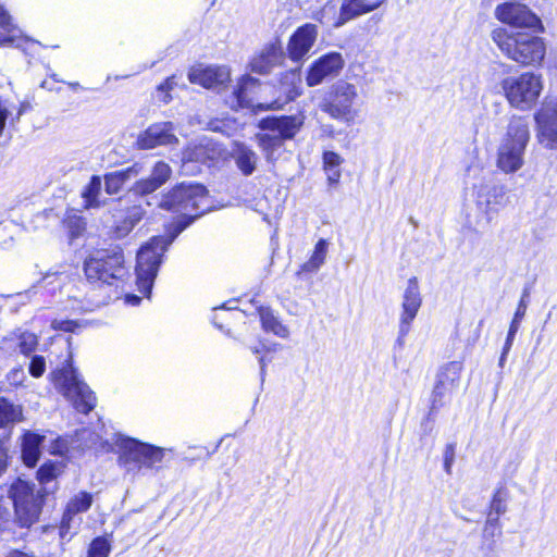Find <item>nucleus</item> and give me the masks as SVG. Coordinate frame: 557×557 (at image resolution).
I'll use <instances>...</instances> for the list:
<instances>
[{
  "label": "nucleus",
  "mask_w": 557,
  "mask_h": 557,
  "mask_svg": "<svg viewBox=\"0 0 557 557\" xmlns=\"http://www.w3.org/2000/svg\"><path fill=\"white\" fill-rule=\"evenodd\" d=\"M491 38L507 59L521 66H540L546 55L544 38L532 32L496 27Z\"/></svg>",
  "instance_id": "1"
},
{
  "label": "nucleus",
  "mask_w": 557,
  "mask_h": 557,
  "mask_svg": "<svg viewBox=\"0 0 557 557\" xmlns=\"http://www.w3.org/2000/svg\"><path fill=\"white\" fill-rule=\"evenodd\" d=\"M259 86V79L253 78L249 75L243 76L237 84L236 89L233 92V99L231 107L237 109H260V110H275L281 109L285 103L294 100L301 94V76L300 70L295 69L286 72L281 79V89L285 94L284 100L276 99L269 104H256L253 102L252 94L253 90Z\"/></svg>",
  "instance_id": "2"
},
{
  "label": "nucleus",
  "mask_w": 557,
  "mask_h": 557,
  "mask_svg": "<svg viewBox=\"0 0 557 557\" xmlns=\"http://www.w3.org/2000/svg\"><path fill=\"white\" fill-rule=\"evenodd\" d=\"M529 140L528 120L523 116L513 115L498 146L496 166L505 174L518 172L524 164V152Z\"/></svg>",
  "instance_id": "3"
},
{
  "label": "nucleus",
  "mask_w": 557,
  "mask_h": 557,
  "mask_svg": "<svg viewBox=\"0 0 557 557\" xmlns=\"http://www.w3.org/2000/svg\"><path fill=\"white\" fill-rule=\"evenodd\" d=\"M302 124L301 115L268 116L259 122V127L267 133L256 137L267 161L274 162L277 159L284 141L294 138Z\"/></svg>",
  "instance_id": "4"
},
{
  "label": "nucleus",
  "mask_w": 557,
  "mask_h": 557,
  "mask_svg": "<svg viewBox=\"0 0 557 557\" xmlns=\"http://www.w3.org/2000/svg\"><path fill=\"white\" fill-rule=\"evenodd\" d=\"M160 206L166 210L180 212L189 220L184 225L177 226L175 233L178 235L193 220L209 209V198L205 186L182 183L162 198Z\"/></svg>",
  "instance_id": "5"
},
{
  "label": "nucleus",
  "mask_w": 557,
  "mask_h": 557,
  "mask_svg": "<svg viewBox=\"0 0 557 557\" xmlns=\"http://www.w3.org/2000/svg\"><path fill=\"white\" fill-rule=\"evenodd\" d=\"M50 379L59 393L70 400L77 411L88 413L95 408L96 397L89 387L78 379L76 370L72 366L71 354L61 368L50 373Z\"/></svg>",
  "instance_id": "6"
},
{
  "label": "nucleus",
  "mask_w": 557,
  "mask_h": 557,
  "mask_svg": "<svg viewBox=\"0 0 557 557\" xmlns=\"http://www.w3.org/2000/svg\"><path fill=\"white\" fill-rule=\"evenodd\" d=\"M177 233L171 237L154 236L143 245L137 252L136 276L140 293L151 294L154 278L162 262V256L172 244Z\"/></svg>",
  "instance_id": "7"
},
{
  "label": "nucleus",
  "mask_w": 557,
  "mask_h": 557,
  "mask_svg": "<svg viewBox=\"0 0 557 557\" xmlns=\"http://www.w3.org/2000/svg\"><path fill=\"white\" fill-rule=\"evenodd\" d=\"M117 446L120 448L119 462L129 473L159 470L165 454L164 448L129 437L121 438Z\"/></svg>",
  "instance_id": "8"
},
{
  "label": "nucleus",
  "mask_w": 557,
  "mask_h": 557,
  "mask_svg": "<svg viewBox=\"0 0 557 557\" xmlns=\"http://www.w3.org/2000/svg\"><path fill=\"white\" fill-rule=\"evenodd\" d=\"M500 85L509 106L520 111L531 110L544 89L542 74L534 72L508 76Z\"/></svg>",
  "instance_id": "9"
},
{
  "label": "nucleus",
  "mask_w": 557,
  "mask_h": 557,
  "mask_svg": "<svg viewBox=\"0 0 557 557\" xmlns=\"http://www.w3.org/2000/svg\"><path fill=\"white\" fill-rule=\"evenodd\" d=\"M506 187L492 181H482L472 188L478 211L475 225L485 228L496 216L498 211L506 205Z\"/></svg>",
  "instance_id": "10"
},
{
  "label": "nucleus",
  "mask_w": 557,
  "mask_h": 557,
  "mask_svg": "<svg viewBox=\"0 0 557 557\" xmlns=\"http://www.w3.org/2000/svg\"><path fill=\"white\" fill-rule=\"evenodd\" d=\"M358 100L357 86L339 79L331 86L330 97L321 104V110L335 120L349 123L358 115V109L355 107Z\"/></svg>",
  "instance_id": "11"
},
{
  "label": "nucleus",
  "mask_w": 557,
  "mask_h": 557,
  "mask_svg": "<svg viewBox=\"0 0 557 557\" xmlns=\"http://www.w3.org/2000/svg\"><path fill=\"white\" fill-rule=\"evenodd\" d=\"M84 270L88 281L111 284L126 272L123 252L120 248L97 251L85 261Z\"/></svg>",
  "instance_id": "12"
},
{
  "label": "nucleus",
  "mask_w": 557,
  "mask_h": 557,
  "mask_svg": "<svg viewBox=\"0 0 557 557\" xmlns=\"http://www.w3.org/2000/svg\"><path fill=\"white\" fill-rule=\"evenodd\" d=\"M10 495L18 524L24 528L35 523L41 510L39 491L35 493L34 485L26 481L17 480L11 485Z\"/></svg>",
  "instance_id": "13"
},
{
  "label": "nucleus",
  "mask_w": 557,
  "mask_h": 557,
  "mask_svg": "<svg viewBox=\"0 0 557 557\" xmlns=\"http://www.w3.org/2000/svg\"><path fill=\"white\" fill-rule=\"evenodd\" d=\"M534 121L539 144L557 151V98L546 97L535 112Z\"/></svg>",
  "instance_id": "14"
},
{
  "label": "nucleus",
  "mask_w": 557,
  "mask_h": 557,
  "mask_svg": "<svg viewBox=\"0 0 557 557\" xmlns=\"http://www.w3.org/2000/svg\"><path fill=\"white\" fill-rule=\"evenodd\" d=\"M494 15L500 23L513 28L543 29L540 17L525 4L517 1H506L498 4L495 8Z\"/></svg>",
  "instance_id": "15"
},
{
  "label": "nucleus",
  "mask_w": 557,
  "mask_h": 557,
  "mask_svg": "<svg viewBox=\"0 0 557 557\" xmlns=\"http://www.w3.org/2000/svg\"><path fill=\"white\" fill-rule=\"evenodd\" d=\"M422 306V296L418 278L412 276L408 280L407 285L401 296V311L399 313L398 323V343L401 345L405 337L411 330V324L414 321L420 308Z\"/></svg>",
  "instance_id": "16"
},
{
  "label": "nucleus",
  "mask_w": 557,
  "mask_h": 557,
  "mask_svg": "<svg viewBox=\"0 0 557 557\" xmlns=\"http://www.w3.org/2000/svg\"><path fill=\"white\" fill-rule=\"evenodd\" d=\"M462 363L451 361L445 364L437 373L436 383L432 395V410L442 407L458 388Z\"/></svg>",
  "instance_id": "17"
},
{
  "label": "nucleus",
  "mask_w": 557,
  "mask_h": 557,
  "mask_svg": "<svg viewBox=\"0 0 557 557\" xmlns=\"http://www.w3.org/2000/svg\"><path fill=\"white\" fill-rule=\"evenodd\" d=\"M344 65L345 60L341 53H326L311 64L307 73L306 82L310 87L318 86L325 79L337 76Z\"/></svg>",
  "instance_id": "18"
},
{
  "label": "nucleus",
  "mask_w": 557,
  "mask_h": 557,
  "mask_svg": "<svg viewBox=\"0 0 557 557\" xmlns=\"http://www.w3.org/2000/svg\"><path fill=\"white\" fill-rule=\"evenodd\" d=\"M188 79L193 84H198L205 88L221 91L231 81V72L226 66H203L199 64L189 70Z\"/></svg>",
  "instance_id": "19"
},
{
  "label": "nucleus",
  "mask_w": 557,
  "mask_h": 557,
  "mask_svg": "<svg viewBox=\"0 0 557 557\" xmlns=\"http://www.w3.org/2000/svg\"><path fill=\"white\" fill-rule=\"evenodd\" d=\"M178 144L175 135V126L172 122H159L151 124L137 138L140 149H152L158 146H173Z\"/></svg>",
  "instance_id": "20"
},
{
  "label": "nucleus",
  "mask_w": 557,
  "mask_h": 557,
  "mask_svg": "<svg viewBox=\"0 0 557 557\" xmlns=\"http://www.w3.org/2000/svg\"><path fill=\"white\" fill-rule=\"evenodd\" d=\"M317 37V25L308 23L298 27L287 42L288 58L294 62L302 61L313 47Z\"/></svg>",
  "instance_id": "21"
},
{
  "label": "nucleus",
  "mask_w": 557,
  "mask_h": 557,
  "mask_svg": "<svg viewBox=\"0 0 557 557\" xmlns=\"http://www.w3.org/2000/svg\"><path fill=\"white\" fill-rule=\"evenodd\" d=\"M283 60V50L277 41L267 44L250 61V69L258 74H268Z\"/></svg>",
  "instance_id": "22"
},
{
  "label": "nucleus",
  "mask_w": 557,
  "mask_h": 557,
  "mask_svg": "<svg viewBox=\"0 0 557 557\" xmlns=\"http://www.w3.org/2000/svg\"><path fill=\"white\" fill-rule=\"evenodd\" d=\"M91 504L92 495L87 492H79L70 499L60 524V536L62 539L66 537L72 528L74 516L87 511Z\"/></svg>",
  "instance_id": "23"
},
{
  "label": "nucleus",
  "mask_w": 557,
  "mask_h": 557,
  "mask_svg": "<svg viewBox=\"0 0 557 557\" xmlns=\"http://www.w3.org/2000/svg\"><path fill=\"white\" fill-rule=\"evenodd\" d=\"M385 0H345L341 7L338 20L335 26H342L346 22L379 8Z\"/></svg>",
  "instance_id": "24"
},
{
  "label": "nucleus",
  "mask_w": 557,
  "mask_h": 557,
  "mask_svg": "<svg viewBox=\"0 0 557 557\" xmlns=\"http://www.w3.org/2000/svg\"><path fill=\"white\" fill-rule=\"evenodd\" d=\"M220 156L219 148L210 140L202 139L198 144L189 145L182 154L184 164L189 162L207 163Z\"/></svg>",
  "instance_id": "25"
},
{
  "label": "nucleus",
  "mask_w": 557,
  "mask_h": 557,
  "mask_svg": "<svg viewBox=\"0 0 557 557\" xmlns=\"http://www.w3.org/2000/svg\"><path fill=\"white\" fill-rule=\"evenodd\" d=\"M24 40L21 29L12 24L11 16L0 5V46L18 48Z\"/></svg>",
  "instance_id": "26"
},
{
  "label": "nucleus",
  "mask_w": 557,
  "mask_h": 557,
  "mask_svg": "<svg viewBox=\"0 0 557 557\" xmlns=\"http://www.w3.org/2000/svg\"><path fill=\"white\" fill-rule=\"evenodd\" d=\"M44 436L26 432L22 440V459L27 467H34L40 456V444Z\"/></svg>",
  "instance_id": "27"
},
{
  "label": "nucleus",
  "mask_w": 557,
  "mask_h": 557,
  "mask_svg": "<svg viewBox=\"0 0 557 557\" xmlns=\"http://www.w3.org/2000/svg\"><path fill=\"white\" fill-rule=\"evenodd\" d=\"M233 158L236 162L239 171L248 176L256 170L258 156L257 153L247 147L245 144H236L233 150Z\"/></svg>",
  "instance_id": "28"
},
{
  "label": "nucleus",
  "mask_w": 557,
  "mask_h": 557,
  "mask_svg": "<svg viewBox=\"0 0 557 557\" xmlns=\"http://www.w3.org/2000/svg\"><path fill=\"white\" fill-rule=\"evenodd\" d=\"M138 174V169L136 165L127 168L126 170L116 171L113 173H109L104 176V187L106 191L109 195H115L121 189L122 186Z\"/></svg>",
  "instance_id": "29"
},
{
  "label": "nucleus",
  "mask_w": 557,
  "mask_h": 557,
  "mask_svg": "<svg viewBox=\"0 0 557 557\" xmlns=\"http://www.w3.org/2000/svg\"><path fill=\"white\" fill-rule=\"evenodd\" d=\"M322 160L323 170L327 176L329 184H337L342 176L341 165L343 164L344 159L337 152L324 151Z\"/></svg>",
  "instance_id": "30"
},
{
  "label": "nucleus",
  "mask_w": 557,
  "mask_h": 557,
  "mask_svg": "<svg viewBox=\"0 0 557 557\" xmlns=\"http://www.w3.org/2000/svg\"><path fill=\"white\" fill-rule=\"evenodd\" d=\"M260 320L262 323V327L267 332H272L273 334L286 338L289 335L288 329L282 324V322L273 314L272 310L269 308H261L259 310Z\"/></svg>",
  "instance_id": "31"
},
{
  "label": "nucleus",
  "mask_w": 557,
  "mask_h": 557,
  "mask_svg": "<svg viewBox=\"0 0 557 557\" xmlns=\"http://www.w3.org/2000/svg\"><path fill=\"white\" fill-rule=\"evenodd\" d=\"M101 185V178L99 176L95 175L91 177L89 184L82 193V197L85 201V208H99L106 203L104 200L100 199Z\"/></svg>",
  "instance_id": "32"
},
{
  "label": "nucleus",
  "mask_w": 557,
  "mask_h": 557,
  "mask_svg": "<svg viewBox=\"0 0 557 557\" xmlns=\"http://www.w3.org/2000/svg\"><path fill=\"white\" fill-rule=\"evenodd\" d=\"M62 473V467L55 462H46L37 471V479L42 485L45 493H50L54 490V486L50 487L52 483Z\"/></svg>",
  "instance_id": "33"
},
{
  "label": "nucleus",
  "mask_w": 557,
  "mask_h": 557,
  "mask_svg": "<svg viewBox=\"0 0 557 557\" xmlns=\"http://www.w3.org/2000/svg\"><path fill=\"white\" fill-rule=\"evenodd\" d=\"M329 243L321 238L314 246V250L310 259L301 265V272H315L325 261L327 255Z\"/></svg>",
  "instance_id": "34"
},
{
  "label": "nucleus",
  "mask_w": 557,
  "mask_h": 557,
  "mask_svg": "<svg viewBox=\"0 0 557 557\" xmlns=\"http://www.w3.org/2000/svg\"><path fill=\"white\" fill-rule=\"evenodd\" d=\"M23 418L22 407L0 397V428L18 422Z\"/></svg>",
  "instance_id": "35"
},
{
  "label": "nucleus",
  "mask_w": 557,
  "mask_h": 557,
  "mask_svg": "<svg viewBox=\"0 0 557 557\" xmlns=\"http://www.w3.org/2000/svg\"><path fill=\"white\" fill-rule=\"evenodd\" d=\"M529 296L528 290L525 289L523 292V295L518 304V307L516 309L515 315L512 318V321L509 325L508 334L506 337V348H508L509 345L513 344L516 334L520 327L521 320L524 318L527 308H528V301L527 297Z\"/></svg>",
  "instance_id": "36"
},
{
  "label": "nucleus",
  "mask_w": 557,
  "mask_h": 557,
  "mask_svg": "<svg viewBox=\"0 0 557 557\" xmlns=\"http://www.w3.org/2000/svg\"><path fill=\"white\" fill-rule=\"evenodd\" d=\"M13 107L14 106L8 100L0 99V136H2L4 133L7 121L10 119L9 123L14 124L15 121L20 120L25 109V104H21L17 109L16 116L13 117Z\"/></svg>",
  "instance_id": "37"
},
{
  "label": "nucleus",
  "mask_w": 557,
  "mask_h": 557,
  "mask_svg": "<svg viewBox=\"0 0 557 557\" xmlns=\"http://www.w3.org/2000/svg\"><path fill=\"white\" fill-rule=\"evenodd\" d=\"M38 345V338L34 333L18 331L17 348L23 355H29Z\"/></svg>",
  "instance_id": "38"
},
{
  "label": "nucleus",
  "mask_w": 557,
  "mask_h": 557,
  "mask_svg": "<svg viewBox=\"0 0 557 557\" xmlns=\"http://www.w3.org/2000/svg\"><path fill=\"white\" fill-rule=\"evenodd\" d=\"M111 545L106 537H96L89 545L87 557H108Z\"/></svg>",
  "instance_id": "39"
},
{
  "label": "nucleus",
  "mask_w": 557,
  "mask_h": 557,
  "mask_svg": "<svg viewBox=\"0 0 557 557\" xmlns=\"http://www.w3.org/2000/svg\"><path fill=\"white\" fill-rule=\"evenodd\" d=\"M171 168L165 162L159 161L153 166V170L151 172V177L159 184L163 185L171 176Z\"/></svg>",
  "instance_id": "40"
},
{
  "label": "nucleus",
  "mask_w": 557,
  "mask_h": 557,
  "mask_svg": "<svg viewBox=\"0 0 557 557\" xmlns=\"http://www.w3.org/2000/svg\"><path fill=\"white\" fill-rule=\"evenodd\" d=\"M65 224L71 233V237L79 236L86 226V223L82 216L78 215H70L65 220Z\"/></svg>",
  "instance_id": "41"
},
{
  "label": "nucleus",
  "mask_w": 557,
  "mask_h": 557,
  "mask_svg": "<svg viewBox=\"0 0 557 557\" xmlns=\"http://www.w3.org/2000/svg\"><path fill=\"white\" fill-rule=\"evenodd\" d=\"M161 185H159L153 177L149 176L148 178L138 181L134 187V190L140 195H148L157 190Z\"/></svg>",
  "instance_id": "42"
},
{
  "label": "nucleus",
  "mask_w": 557,
  "mask_h": 557,
  "mask_svg": "<svg viewBox=\"0 0 557 557\" xmlns=\"http://www.w3.org/2000/svg\"><path fill=\"white\" fill-rule=\"evenodd\" d=\"M18 331L12 332L9 335L0 338V350L12 354L17 349Z\"/></svg>",
  "instance_id": "43"
},
{
  "label": "nucleus",
  "mask_w": 557,
  "mask_h": 557,
  "mask_svg": "<svg viewBox=\"0 0 557 557\" xmlns=\"http://www.w3.org/2000/svg\"><path fill=\"white\" fill-rule=\"evenodd\" d=\"M145 214L146 210L141 205H134L126 209L124 219L135 227V225L143 220Z\"/></svg>",
  "instance_id": "44"
},
{
  "label": "nucleus",
  "mask_w": 557,
  "mask_h": 557,
  "mask_svg": "<svg viewBox=\"0 0 557 557\" xmlns=\"http://www.w3.org/2000/svg\"><path fill=\"white\" fill-rule=\"evenodd\" d=\"M46 371V360L42 356H34L30 360L28 372L34 377H40Z\"/></svg>",
  "instance_id": "45"
},
{
  "label": "nucleus",
  "mask_w": 557,
  "mask_h": 557,
  "mask_svg": "<svg viewBox=\"0 0 557 557\" xmlns=\"http://www.w3.org/2000/svg\"><path fill=\"white\" fill-rule=\"evenodd\" d=\"M174 79L175 76L168 77L162 84L158 86L159 99L164 103L171 100L169 91L172 90L175 85Z\"/></svg>",
  "instance_id": "46"
},
{
  "label": "nucleus",
  "mask_w": 557,
  "mask_h": 557,
  "mask_svg": "<svg viewBox=\"0 0 557 557\" xmlns=\"http://www.w3.org/2000/svg\"><path fill=\"white\" fill-rule=\"evenodd\" d=\"M134 226L123 218L112 230V235L116 239H122L126 237L132 231Z\"/></svg>",
  "instance_id": "47"
},
{
  "label": "nucleus",
  "mask_w": 557,
  "mask_h": 557,
  "mask_svg": "<svg viewBox=\"0 0 557 557\" xmlns=\"http://www.w3.org/2000/svg\"><path fill=\"white\" fill-rule=\"evenodd\" d=\"M499 536H502V528H495L484 524L483 539L484 541L490 542V549L494 548L495 540Z\"/></svg>",
  "instance_id": "48"
},
{
  "label": "nucleus",
  "mask_w": 557,
  "mask_h": 557,
  "mask_svg": "<svg viewBox=\"0 0 557 557\" xmlns=\"http://www.w3.org/2000/svg\"><path fill=\"white\" fill-rule=\"evenodd\" d=\"M506 511L505 499L502 493L498 491L494 494L491 503V511L494 515L500 516Z\"/></svg>",
  "instance_id": "49"
},
{
  "label": "nucleus",
  "mask_w": 557,
  "mask_h": 557,
  "mask_svg": "<svg viewBox=\"0 0 557 557\" xmlns=\"http://www.w3.org/2000/svg\"><path fill=\"white\" fill-rule=\"evenodd\" d=\"M455 461V445L448 444L444 450V470L447 474H451V468Z\"/></svg>",
  "instance_id": "50"
},
{
  "label": "nucleus",
  "mask_w": 557,
  "mask_h": 557,
  "mask_svg": "<svg viewBox=\"0 0 557 557\" xmlns=\"http://www.w3.org/2000/svg\"><path fill=\"white\" fill-rule=\"evenodd\" d=\"M9 447L7 440H0V476L8 469Z\"/></svg>",
  "instance_id": "51"
},
{
  "label": "nucleus",
  "mask_w": 557,
  "mask_h": 557,
  "mask_svg": "<svg viewBox=\"0 0 557 557\" xmlns=\"http://www.w3.org/2000/svg\"><path fill=\"white\" fill-rule=\"evenodd\" d=\"M25 379L26 374L22 368L12 369L8 374V380L11 385H22Z\"/></svg>",
  "instance_id": "52"
},
{
  "label": "nucleus",
  "mask_w": 557,
  "mask_h": 557,
  "mask_svg": "<svg viewBox=\"0 0 557 557\" xmlns=\"http://www.w3.org/2000/svg\"><path fill=\"white\" fill-rule=\"evenodd\" d=\"M52 326L55 330H61V331H64V332H72L74 330L75 322L74 321H70V320H66V321L54 320L52 322Z\"/></svg>",
  "instance_id": "53"
},
{
  "label": "nucleus",
  "mask_w": 557,
  "mask_h": 557,
  "mask_svg": "<svg viewBox=\"0 0 557 557\" xmlns=\"http://www.w3.org/2000/svg\"><path fill=\"white\" fill-rule=\"evenodd\" d=\"M485 524H487L490 527L502 528L500 521H499V516L494 515L492 512L488 513Z\"/></svg>",
  "instance_id": "54"
},
{
  "label": "nucleus",
  "mask_w": 557,
  "mask_h": 557,
  "mask_svg": "<svg viewBox=\"0 0 557 557\" xmlns=\"http://www.w3.org/2000/svg\"><path fill=\"white\" fill-rule=\"evenodd\" d=\"M512 345H509L508 348H506V343L504 344L503 351L499 358V367H504V363L506 361L507 355L510 351Z\"/></svg>",
  "instance_id": "55"
},
{
  "label": "nucleus",
  "mask_w": 557,
  "mask_h": 557,
  "mask_svg": "<svg viewBox=\"0 0 557 557\" xmlns=\"http://www.w3.org/2000/svg\"><path fill=\"white\" fill-rule=\"evenodd\" d=\"M125 300L127 304L135 306L139 304L140 298L136 295H126Z\"/></svg>",
  "instance_id": "56"
},
{
  "label": "nucleus",
  "mask_w": 557,
  "mask_h": 557,
  "mask_svg": "<svg viewBox=\"0 0 557 557\" xmlns=\"http://www.w3.org/2000/svg\"><path fill=\"white\" fill-rule=\"evenodd\" d=\"M5 512L4 510L0 507V527L3 524V522L5 521Z\"/></svg>",
  "instance_id": "57"
},
{
  "label": "nucleus",
  "mask_w": 557,
  "mask_h": 557,
  "mask_svg": "<svg viewBox=\"0 0 557 557\" xmlns=\"http://www.w3.org/2000/svg\"><path fill=\"white\" fill-rule=\"evenodd\" d=\"M259 361H260V366H261V374L263 375V373H264V367H265V363H264L263 358H260V360H259Z\"/></svg>",
  "instance_id": "58"
},
{
  "label": "nucleus",
  "mask_w": 557,
  "mask_h": 557,
  "mask_svg": "<svg viewBox=\"0 0 557 557\" xmlns=\"http://www.w3.org/2000/svg\"><path fill=\"white\" fill-rule=\"evenodd\" d=\"M216 318H218V315H215V317L213 318V323H214L218 327L222 329V324H219V323H218Z\"/></svg>",
  "instance_id": "59"
},
{
  "label": "nucleus",
  "mask_w": 557,
  "mask_h": 557,
  "mask_svg": "<svg viewBox=\"0 0 557 557\" xmlns=\"http://www.w3.org/2000/svg\"><path fill=\"white\" fill-rule=\"evenodd\" d=\"M70 86H71L72 88H77V87L79 86V84H78V83H72V84H70Z\"/></svg>",
  "instance_id": "60"
},
{
  "label": "nucleus",
  "mask_w": 557,
  "mask_h": 557,
  "mask_svg": "<svg viewBox=\"0 0 557 557\" xmlns=\"http://www.w3.org/2000/svg\"><path fill=\"white\" fill-rule=\"evenodd\" d=\"M252 352H253V354H259V352H260V350H259V348H257V347H256V348H253V349H252Z\"/></svg>",
  "instance_id": "61"
}]
</instances>
